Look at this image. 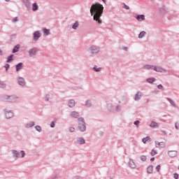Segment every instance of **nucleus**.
<instances>
[{
    "label": "nucleus",
    "mask_w": 179,
    "mask_h": 179,
    "mask_svg": "<svg viewBox=\"0 0 179 179\" xmlns=\"http://www.w3.org/2000/svg\"><path fill=\"white\" fill-rule=\"evenodd\" d=\"M157 88L161 90H164V87H163V85H159L157 86Z\"/></svg>",
    "instance_id": "nucleus-36"
},
{
    "label": "nucleus",
    "mask_w": 179,
    "mask_h": 179,
    "mask_svg": "<svg viewBox=\"0 0 179 179\" xmlns=\"http://www.w3.org/2000/svg\"><path fill=\"white\" fill-rule=\"evenodd\" d=\"M78 27H79V24L78 23H75L72 26V28L74 29V30H76V29H78Z\"/></svg>",
    "instance_id": "nucleus-32"
},
{
    "label": "nucleus",
    "mask_w": 179,
    "mask_h": 179,
    "mask_svg": "<svg viewBox=\"0 0 179 179\" xmlns=\"http://www.w3.org/2000/svg\"><path fill=\"white\" fill-rule=\"evenodd\" d=\"M13 117V113L12 112H7L6 113V117L7 120H9V118H12Z\"/></svg>",
    "instance_id": "nucleus-13"
},
{
    "label": "nucleus",
    "mask_w": 179,
    "mask_h": 179,
    "mask_svg": "<svg viewBox=\"0 0 179 179\" xmlns=\"http://www.w3.org/2000/svg\"><path fill=\"white\" fill-rule=\"evenodd\" d=\"M22 68H23V64L22 63H19L17 66H16V71H19L20 70L22 69Z\"/></svg>",
    "instance_id": "nucleus-20"
},
{
    "label": "nucleus",
    "mask_w": 179,
    "mask_h": 179,
    "mask_svg": "<svg viewBox=\"0 0 179 179\" xmlns=\"http://www.w3.org/2000/svg\"><path fill=\"white\" fill-rule=\"evenodd\" d=\"M155 147L159 149L166 148V143H164V141H162V142L155 141Z\"/></svg>",
    "instance_id": "nucleus-3"
},
{
    "label": "nucleus",
    "mask_w": 179,
    "mask_h": 179,
    "mask_svg": "<svg viewBox=\"0 0 179 179\" xmlns=\"http://www.w3.org/2000/svg\"><path fill=\"white\" fill-rule=\"evenodd\" d=\"M0 55H2V50H0Z\"/></svg>",
    "instance_id": "nucleus-51"
},
{
    "label": "nucleus",
    "mask_w": 179,
    "mask_h": 179,
    "mask_svg": "<svg viewBox=\"0 0 179 179\" xmlns=\"http://www.w3.org/2000/svg\"><path fill=\"white\" fill-rule=\"evenodd\" d=\"M154 71H155V72H166L164 69L156 66H154Z\"/></svg>",
    "instance_id": "nucleus-4"
},
{
    "label": "nucleus",
    "mask_w": 179,
    "mask_h": 179,
    "mask_svg": "<svg viewBox=\"0 0 179 179\" xmlns=\"http://www.w3.org/2000/svg\"><path fill=\"white\" fill-rule=\"evenodd\" d=\"M31 127H34V122H31L27 124V128H31Z\"/></svg>",
    "instance_id": "nucleus-26"
},
{
    "label": "nucleus",
    "mask_w": 179,
    "mask_h": 179,
    "mask_svg": "<svg viewBox=\"0 0 179 179\" xmlns=\"http://www.w3.org/2000/svg\"><path fill=\"white\" fill-rule=\"evenodd\" d=\"M168 155L170 157H176L177 156V151H169Z\"/></svg>",
    "instance_id": "nucleus-10"
},
{
    "label": "nucleus",
    "mask_w": 179,
    "mask_h": 179,
    "mask_svg": "<svg viewBox=\"0 0 179 179\" xmlns=\"http://www.w3.org/2000/svg\"><path fill=\"white\" fill-rule=\"evenodd\" d=\"M36 52H37V49H36V48L31 49L29 50L30 57H34V55H36Z\"/></svg>",
    "instance_id": "nucleus-6"
},
{
    "label": "nucleus",
    "mask_w": 179,
    "mask_h": 179,
    "mask_svg": "<svg viewBox=\"0 0 179 179\" xmlns=\"http://www.w3.org/2000/svg\"><path fill=\"white\" fill-rule=\"evenodd\" d=\"M124 9H127V10L129 9V7L125 4L124 6Z\"/></svg>",
    "instance_id": "nucleus-47"
},
{
    "label": "nucleus",
    "mask_w": 179,
    "mask_h": 179,
    "mask_svg": "<svg viewBox=\"0 0 179 179\" xmlns=\"http://www.w3.org/2000/svg\"><path fill=\"white\" fill-rule=\"evenodd\" d=\"M17 20H19V18H17V17H15L13 20V22L15 23L16 22H17Z\"/></svg>",
    "instance_id": "nucleus-40"
},
{
    "label": "nucleus",
    "mask_w": 179,
    "mask_h": 179,
    "mask_svg": "<svg viewBox=\"0 0 179 179\" xmlns=\"http://www.w3.org/2000/svg\"><path fill=\"white\" fill-rule=\"evenodd\" d=\"M175 127H176V129H178V126H177V124H176Z\"/></svg>",
    "instance_id": "nucleus-50"
},
{
    "label": "nucleus",
    "mask_w": 179,
    "mask_h": 179,
    "mask_svg": "<svg viewBox=\"0 0 179 179\" xmlns=\"http://www.w3.org/2000/svg\"><path fill=\"white\" fill-rule=\"evenodd\" d=\"M147 171L149 174H152L153 173V166H149L147 169Z\"/></svg>",
    "instance_id": "nucleus-19"
},
{
    "label": "nucleus",
    "mask_w": 179,
    "mask_h": 179,
    "mask_svg": "<svg viewBox=\"0 0 179 179\" xmlns=\"http://www.w3.org/2000/svg\"><path fill=\"white\" fill-rule=\"evenodd\" d=\"M9 67H10L9 64H6L5 65V68H6V71H8V69H9Z\"/></svg>",
    "instance_id": "nucleus-44"
},
{
    "label": "nucleus",
    "mask_w": 179,
    "mask_h": 179,
    "mask_svg": "<svg viewBox=\"0 0 179 179\" xmlns=\"http://www.w3.org/2000/svg\"><path fill=\"white\" fill-rule=\"evenodd\" d=\"M13 155L14 157H16V159H17V157H19V152H17V151H16V150H13Z\"/></svg>",
    "instance_id": "nucleus-24"
},
{
    "label": "nucleus",
    "mask_w": 179,
    "mask_h": 179,
    "mask_svg": "<svg viewBox=\"0 0 179 179\" xmlns=\"http://www.w3.org/2000/svg\"><path fill=\"white\" fill-rule=\"evenodd\" d=\"M124 50H127V48H124Z\"/></svg>",
    "instance_id": "nucleus-54"
},
{
    "label": "nucleus",
    "mask_w": 179,
    "mask_h": 179,
    "mask_svg": "<svg viewBox=\"0 0 179 179\" xmlns=\"http://www.w3.org/2000/svg\"><path fill=\"white\" fill-rule=\"evenodd\" d=\"M151 141H152V138H150V136H147L142 139V142L143 143H149V142H150Z\"/></svg>",
    "instance_id": "nucleus-8"
},
{
    "label": "nucleus",
    "mask_w": 179,
    "mask_h": 179,
    "mask_svg": "<svg viewBox=\"0 0 179 179\" xmlns=\"http://www.w3.org/2000/svg\"><path fill=\"white\" fill-rule=\"evenodd\" d=\"M173 177H174V178H176V179H178V173H174V174H173Z\"/></svg>",
    "instance_id": "nucleus-43"
},
{
    "label": "nucleus",
    "mask_w": 179,
    "mask_h": 179,
    "mask_svg": "<svg viewBox=\"0 0 179 179\" xmlns=\"http://www.w3.org/2000/svg\"><path fill=\"white\" fill-rule=\"evenodd\" d=\"M155 160V157L150 159V162H153Z\"/></svg>",
    "instance_id": "nucleus-49"
},
{
    "label": "nucleus",
    "mask_w": 179,
    "mask_h": 179,
    "mask_svg": "<svg viewBox=\"0 0 179 179\" xmlns=\"http://www.w3.org/2000/svg\"><path fill=\"white\" fill-rule=\"evenodd\" d=\"M20 48V45H17L13 50V52H17V51H19V49Z\"/></svg>",
    "instance_id": "nucleus-22"
},
{
    "label": "nucleus",
    "mask_w": 179,
    "mask_h": 179,
    "mask_svg": "<svg viewBox=\"0 0 179 179\" xmlns=\"http://www.w3.org/2000/svg\"><path fill=\"white\" fill-rule=\"evenodd\" d=\"M155 80L153 78L147 79V82H148V83H153V82H155Z\"/></svg>",
    "instance_id": "nucleus-31"
},
{
    "label": "nucleus",
    "mask_w": 179,
    "mask_h": 179,
    "mask_svg": "<svg viewBox=\"0 0 179 179\" xmlns=\"http://www.w3.org/2000/svg\"><path fill=\"white\" fill-rule=\"evenodd\" d=\"M33 10H37V9H38V6H37V3H34L33 4V8H32Z\"/></svg>",
    "instance_id": "nucleus-27"
},
{
    "label": "nucleus",
    "mask_w": 179,
    "mask_h": 179,
    "mask_svg": "<svg viewBox=\"0 0 179 179\" xmlns=\"http://www.w3.org/2000/svg\"><path fill=\"white\" fill-rule=\"evenodd\" d=\"M71 116L73 117V118H78V117H79V113L74 111V112H72L71 114Z\"/></svg>",
    "instance_id": "nucleus-17"
},
{
    "label": "nucleus",
    "mask_w": 179,
    "mask_h": 179,
    "mask_svg": "<svg viewBox=\"0 0 179 179\" xmlns=\"http://www.w3.org/2000/svg\"><path fill=\"white\" fill-rule=\"evenodd\" d=\"M103 1V2H104V3H106V0H102Z\"/></svg>",
    "instance_id": "nucleus-52"
},
{
    "label": "nucleus",
    "mask_w": 179,
    "mask_h": 179,
    "mask_svg": "<svg viewBox=\"0 0 179 179\" xmlns=\"http://www.w3.org/2000/svg\"><path fill=\"white\" fill-rule=\"evenodd\" d=\"M35 128H36V131H38V132H41V127L36 126Z\"/></svg>",
    "instance_id": "nucleus-33"
},
{
    "label": "nucleus",
    "mask_w": 179,
    "mask_h": 179,
    "mask_svg": "<svg viewBox=\"0 0 179 179\" xmlns=\"http://www.w3.org/2000/svg\"><path fill=\"white\" fill-rule=\"evenodd\" d=\"M41 36V34H40L38 31H36L34 34V40H35V41H37V40H38V38H40Z\"/></svg>",
    "instance_id": "nucleus-5"
},
{
    "label": "nucleus",
    "mask_w": 179,
    "mask_h": 179,
    "mask_svg": "<svg viewBox=\"0 0 179 179\" xmlns=\"http://www.w3.org/2000/svg\"><path fill=\"white\" fill-rule=\"evenodd\" d=\"M143 69H148V70H150V69H155V66H150V65H145L143 67Z\"/></svg>",
    "instance_id": "nucleus-15"
},
{
    "label": "nucleus",
    "mask_w": 179,
    "mask_h": 179,
    "mask_svg": "<svg viewBox=\"0 0 179 179\" xmlns=\"http://www.w3.org/2000/svg\"><path fill=\"white\" fill-rule=\"evenodd\" d=\"M79 124L78 128L81 132H85L86 131V125H85V120L83 118L80 117L78 119Z\"/></svg>",
    "instance_id": "nucleus-2"
},
{
    "label": "nucleus",
    "mask_w": 179,
    "mask_h": 179,
    "mask_svg": "<svg viewBox=\"0 0 179 179\" xmlns=\"http://www.w3.org/2000/svg\"><path fill=\"white\" fill-rule=\"evenodd\" d=\"M90 50L92 51V54H97V52H99V49L96 48V46L91 47Z\"/></svg>",
    "instance_id": "nucleus-9"
},
{
    "label": "nucleus",
    "mask_w": 179,
    "mask_h": 179,
    "mask_svg": "<svg viewBox=\"0 0 179 179\" xmlns=\"http://www.w3.org/2000/svg\"><path fill=\"white\" fill-rule=\"evenodd\" d=\"M137 20L138 22H142V20H145V15H140L136 17Z\"/></svg>",
    "instance_id": "nucleus-11"
},
{
    "label": "nucleus",
    "mask_w": 179,
    "mask_h": 179,
    "mask_svg": "<svg viewBox=\"0 0 179 179\" xmlns=\"http://www.w3.org/2000/svg\"><path fill=\"white\" fill-rule=\"evenodd\" d=\"M43 33H44L46 36H48V34H50V29H43Z\"/></svg>",
    "instance_id": "nucleus-29"
},
{
    "label": "nucleus",
    "mask_w": 179,
    "mask_h": 179,
    "mask_svg": "<svg viewBox=\"0 0 179 179\" xmlns=\"http://www.w3.org/2000/svg\"><path fill=\"white\" fill-rule=\"evenodd\" d=\"M21 155H22V157H23L24 156V151H21Z\"/></svg>",
    "instance_id": "nucleus-48"
},
{
    "label": "nucleus",
    "mask_w": 179,
    "mask_h": 179,
    "mask_svg": "<svg viewBox=\"0 0 179 179\" xmlns=\"http://www.w3.org/2000/svg\"><path fill=\"white\" fill-rule=\"evenodd\" d=\"M157 153V151L155 149H152L151 150V156H156V154Z\"/></svg>",
    "instance_id": "nucleus-28"
},
{
    "label": "nucleus",
    "mask_w": 179,
    "mask_h": 179,
    "mask_svg": "<svg viewBox=\"0 0 179 179\" xmlns=\"http://www.w3.org/2000/svg\"><path fill=\"white\" fill-rule=\"evenodd\" d=\"M6 2H9V1H10V0H6Z\"/></svg>",
    "instance_id": "nucleus-53"
},
{
    "label": "nucleus",
    "mask_w": 179,
    "mask_h": 179,
    "mask_svg": "<svg viewBox=\"0 0 179 179\" xmlns=\"http://www.w3.org/2000/svg\"><path fill=\"white\" fill-rule=\"evenodd\" d=\"M69 131L70 132H75V127H70Z\"/></svg>",
    "instance_id": "nucleus-38"
},
{
    "label": "nucleus",
    "mask_w": 179,
    "mask_h": 179,
    "mask_svg": "<svg viewBox=\"0 0 179 179\" xmlns=\"http://www.w3.org/2000/svg\"><path fill=\"white\" fill-rule=\"evenodd\" d=\"M8 101H10V100H8Z\"/></svg>",
    "instance_id": "nucleus-55"
},
{
    "label": "nucleus",
    "mask_w": 179,
    "mask_h": 179,
    "mask_svg": "<svg viewBox=\"0 0 179 179\" xmlns=\"http://www.w3.org/2000/svg\"><path fill=\"white\" fill-rule=\"evenodd\" d=\"M94 70L95 72H100V71L101 70V68H96V67H94Z\"/></svg>",
    "instance_id": "nucleus-35"
},
{
    "label": "nucleus",
    "mask_w": 179,
    "mask_h": 179,
    "mask_svg": "<svg viewBox=\"0 0 179 179\" xmlns=\"http://www.w3.org/2000/svg\"><path fill=\"white\" fill-rule=\"evenodd\" d=\"M50 127H51L52 128H54V127H55V123L54 122H51V124H50Z\"/></svg>",
    "instance_id": "nucleus-42"
},
{
    "label": "nucleus",
    "mask_w": 179,
    "mask_h": 179,
    "mask_svg": "<svg viewBox=\"0 0 179 179\" xmlns=\"http://www.w3.org/2000/svg\"><path fill=\"white\" fill-rule=\"evenodd\" d=\"M160 165H158L157 167H156V170L157 171H158V173L160 171Z\"/></svg>",
    "instance_id": "nucleus-41"
},
{
    "label": "nucleus",
    "mask_w": 179,
    "mask_h": 179,
    "mask_svg": "<svg viewBox=\"0 0 179 179\" xmlns=\"http://www.w3.org/2000/svg\"><path fill=\"white\" fill-rule=\"evenodd\" d=\"M86 106L87 107H90V106H92V103L90 102V101L86 102Z\"/></svg>",
    "instance_id": "nucleus-37"
},
{
    "label": "nucleus",
    "mask_w": 179,
    "mask_h": 179,
    "mask_svg": "<svg viewBox=\"0 0 179 179\" xmlns=\"http://www.w3.org/2000/svg\"><path fill=\"white\" fill-rule=\"evenodd\" d=\"M77 143L79 145H83V143H85V139L83 138H78L77 139Z\"/></svg>",
    "instance_id": "nucleus-14"
},
{
    "label": "nucleus",
    "mask_w": 179,
    "mask_h": 179,
    "mask_svg": "<svg viewBox=\"0 0 179 179\" xmlns=\"http://www.w3.org/2000/svg\"><path fill=\"white\" fill-rule=\"evenodd\" d=\"M18 83L20 85V86H24L25 83H24V79L23 78H20L18 79Z\"/></svg>",
    "instance_id": "nucleus-12"
},
{
    "label": "nucleus",
    "mask_w": 179,
    "mask_h": 179,
    "mask_svg": "<svg viewBox=\"0 0 179 179\" xmlns=\"http://www.w3.org/2000/svg\"><path fill=\"white\" fill-rule=\"evenodd\" d=\"M9 97H12V96H4V100H9Z\"/></svg>",
    "instance_id": "nucleus-46"
},
{
    "label": "nucleus",
    "mask_w": 179,
    "mask_h": 179,
    "mask_svg": "<svg viewBox=\"0 0 179 179\" xmlns=\"http://www.w3.org/2000/svg\"><path fill=\"white\" fill-rule=\"evenodd\" d=\"M169 101L171 103V104H172V106H173V107H176V104H174V101H173V100L168 99Z\"/></svg>",
    "instance_id": "nucleus-34"
},
{
    "label": "nucleus",
    "mask_w": 179,
    "mask_h": 179,
    "mask_svg": "<svg viewBox=\"0 0 179 179\" xmlns=\"http://www.w3.org/2000/svg\"><path fill=\"white\" fill-rule=\"evenodd\" d=\"M146 35V32L145 31H141L138 35V38H143V37Z\"/></svg>",
    "instance_id": "nucleus-21"
},
{
    "label": "nucleus",
    "mask_w": 179,
    "mask_h": 179,
    "mask_svg": "<svg viewBox=\"0 0 179 179\" xmlns=\"http://www.w3.org/2000/svg\"><path fill=\"white\" fill-rule=\"evenodd\" d=\"M0 86H1V87H6V85H5V84H3V83H1L0 82Z\"/></svg>",
    "instance_id": "nucleus-39"
},
{
    "label": "nucleus",
    "mask_w": 179,
    "mask_h": 179,
    "mask_svg": "<svg viewBox=\"0 0 179 179\" xmlns=\"http://www.w3.org/2000/svg\"><path fill=\"white\" fill-rule=\"evenodd\" d=\"M104 10V7L103 5L99 3H95L92 5L90 8V13L92 16H94V20H96L99 23H101V20H100V17L103 15V10Z\"/></svg>",
    "instance_id": "nucleus-1"
},
{
    "label": "nucleus",
    "mask_w": 179,
    "mask_h": 179,
    "mask_svg": "<svg viewBox=\"0 0 179 179\" xmlns=\"http://www.w3.org/2000/svg\"><path fill=\"white\" fill-rule=\"evenodd\" d=\"M140 159H141V162H146V160H147L148 158H146V156L142 155V156L140 157Z\"/></svg>",
    "instance_id": "nucleus-30"
},
{
    "label": "nucleus",
    "mask_w": 179,
    "mask_h": 179,
    "mask_svg": "<svg viewBox=\"0 0 179 179\" xmlns=\"http://www.w3.org/2000/svg\"><path fill=\"white\" fill-rule=\"evenodd\" d=\"M129 166L131 167V169H135V167H136V164H135V162L132 159L129 160Z\"/></svg>",
    "instance_id": "nucleus-7"
},
{
    "label": "nucleus",
    "mask_w": 179,
    "mask_h": 179,
    "mask_svg": "<svg viewBox=\"0 0 179 179\" xmlns=\"http://www.w3.org/2000/svg\"><path fill=\"white\" fill-rule=\"evenodd\" d=\"M69 107H75V101L73 100L69 101Z\"/></svg>",
    "instance_id": "nucleus-23"
},
{
    "label": "nucleus",
    "mask_w": 179,
    "mask_h": 179,
    "mask_svg": "<svg viewBox=\"0 0 179 179\" xmlns=\"http://www.w3.org/2000/svg\"><path fill=\"white\" fill-rule=\"evenodd\" d=\"M134 125H136L137 127L139 125V121L134 122Z\"/></svg>",
    "instance_id": "nucleus-45"
},
{
    "label": "nucleus",
    "mask_w": 179,
    "mask_h": 179,
    "mask_svg": "<svg viewBox=\"0 0 179 179\" xmlns=\"http://www.w3.org/2000/svg\"><path fill=\"white\" fill-rule=\"evenodd\" d=\"M141 97H142V93L138 92V93L136 94V96H135V100H136V101H138V100H141Z\"/></svg>",
    "instance_id": "nucleus-16"
},
{
    "label": "nucleus",
    "mask_w": 179,
    "mask_h": 179,
    "mask_svg": "<svg viewBox=\"0 0 179 179\" xmlns=\"http://www.w3.org/2000/svg\"><path fill=\"white\" fill-rule=\"evenodd\" d=\"M12 61H13V55H11L8 57L7 62H10Z\"/></svg>",
    "instance_id": "nucleus-25"
},
{
    "label": "nucleus",
    "mask_w": 179,
    "mask_h": 179,
    "mask_svg": "<svg viewBox=\"0 0 179 179\" xmlns=\"http://www.w3.org/2000/svg\"><path fill=\"white\" fill-rule=\"evenodd\" d=\"M150 127H151V128H156L159 127V124L156 122H151Z\"/></svg>",
    "instance_id": "nucleus-18"
}]
</instances>
